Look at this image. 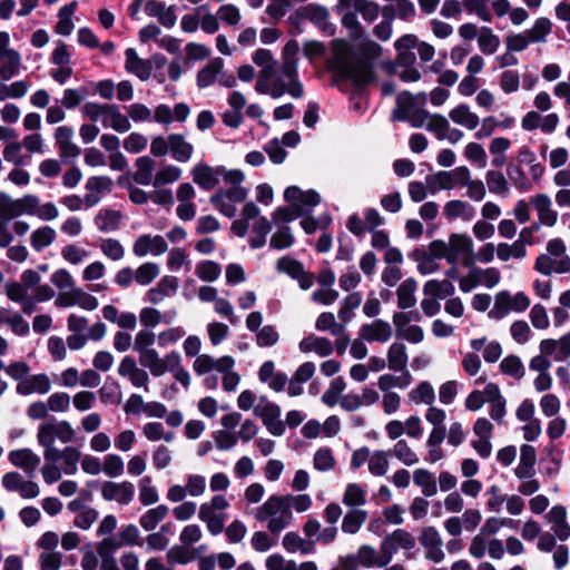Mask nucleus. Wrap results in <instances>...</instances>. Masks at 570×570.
I'll list each match as a JSON object with an SVG mask.
<instances>
[{"mask_svg":"<svg viewBox=\"0 0 570 570\" xmlns=\"http://www.w3.org/2000/svg\"><path fill=\"white\" fill-rule=\"evenodd\" d=\"M255 518L257 521L266 523V528L272 534L278 535L291 525L293 513L283 495L272 494L257 508Z\"/></svg>","mask_w":570,"mask_h":570,"instance_id":"nucleus-1","label":"nucleus"},{"mask_svg":"<svg viewBox=\"0 0 570 570\" xmlns=\"http://www.w3.org/2000/svg\"><path fill=\"white\" fill-rule=\"evenodd\" d=\"M297 73H259L255 89L262 95L279 98L289 94L294 98L303 96V85L296 78Z\"/></svg>","mask_w":570,"mask_h":570,"instance_id":"nucleus-2","label":"nucleus"},{"mask_svg":"<svg viewBox=\"0 0 570 570\" xmlns=\"http://www.w3.org/2000/svg\"><path fill=\"white\" fill-rule=\"evenodd\" d=\"M235 361L232 356L214 358L208 354H200L194 361L193 368L197 375H205L212 371L223 373V387L227 392L235 391L239 383V375L232 372Z\"/></svg>","mask_w":570,"mask_h":570,"instance_id":"nucleus-3","label":"nucleus"},{"mask_svg":"<svg viewBox=\"0 0 570 570\" xmlns=\"http://www.w3.org/2000/svg\"><path fill=\"white\" fill-rule=\"evenodd\" d=\"M193 181L204 190L214 189L220 181L237 183L242 179L240 169H227L225 166L212 167L205 163H199L191 170Z\"/></svg>","mask_w":570,"mask_h":570,"instance_id":"nucleus-4","label":"nucleus"},{"mask_svg":"<svg viewBox=\"0 0 570 570\" xmlns=\"http://www.w3.org/2000/svg\"><path fill=\"white\" fill-rule=\"evenodd\" d=\"M272 223L276 227L269 239V247L276 250H283L292 247L295 237L289 224L297 219V214L289 206L277 207L271 215Z\"/></svg>","mask_w":570,"mask_h":570,"instance_id":"nucleus-5","label":"nucleus"},{"mask_svg":"<svg viewBox=\"0 0 570 570\" xmlns=\"http://www.w3.org/2000/svg\"><path fill=\"white\" fill-rule=\"evenodd\" d=\"M245 175L237 183H225L228 188H219L210 196V204L224 216L232 218L236 215V204L243 203L248 196V189L242 186Z\"/></svg>","mask_w":570,"mask_h":570,"instance_id":"nucleus-6","label":"nucleus"},{"mask_svg":"<svg viewBox=\"0 0 570 570\" xmlns=\"http://www.w3.org/2000/svg\"><path fill=\"white\" fill-rule=\"evenodd\" d=\"M303 20L313 23L324 36L332 37L336 32V27L330 21V11L325 6L308 3L298 8L288 17V22L296 27Z\"/></svg>","mask_w":570,"mask_h":570,"instance_id":"nucleus-7","label":"nucleus"},{"mask_svg":"<svg viewBox=\"0 0 570 570\" xmlns=\"http://www.w3.org/2000/svg\"><path fill=\"white\" fill-rule=\"evenodd\" d=\"M75 439V430L68 421L49 420L38 428L37 440L43 448V451L49 449H57L55 441L59 440L62 443L72 442Z\"/></svg>","mask_w":570,"mask_h":570,"instance_id":"nucleus-8","label":"nucleus"},{"mask_svg":"<svg viewBox=\"0 0 570 570\" xmlns=\"http://www.w3.org/2000/svg\"><path fill=\"white\" fill-rule=\"evenodd\" d=\"M327 71H356V53L343 39L331 42V52L326 57Z\"/></svg>","mask_w":570,"mask_h":570,"instance_id":"nucleus-9","label":"nucleus"},{"mask_svg":"<svg viewBox=\"0 0 570 570\" xmlns=\"http://www.w3.org/2000/svg\"><path fill=\"white\" fill-rule=\"evenodd\" d=\"M285 202L292 204L289 207L297 214V218L309 214L321 202V196L315 190L303 191L297 186H289L284 191Z\"/></svg>","mask_w":570,"mask_h":570,"instance_id":"nucleus-10","label":"nucleus"},{"mask_svg":"<svg viewBox=\"0 0 570 570\" xmlns=\"http://www.w3.org/2000/svg\"><path fill=\"white\" fill-rule=\"evenodd\" d=\"M466 169L468 167L465 166H459L452 170H442L428 175L425 181L429 193L435 195L440 190H450L455 187H461Z\"/></svg>","mask_w":570,"mask_h":570,"instance_id":"nucleus-11","label":"nucleus"},{"mask_svg":"<svg viewBox=\"0 0 570 570\" xmlns=\"http://www.w3.org/2000/svg\"><path fill=\"white\" fill-rule=\"evenodd\" d=\"M419 47V38L416 35L406 33L401 36L394 41V49L396 51L395 65L404 68L405 71H417L414 69L416 62L415 49Z\"/></svg>","mask_w":570,"mask_h":570,"instance_id":"nucleus-12","label":"nucleus"},{"mask_svg":"<svg viewBox=\"0 0 570 570\" xmlns=\"http://www.w3.org/2000/svg\"><path fill=\"white\" fill-rule=\"evenodd\" d=\"M373 76L374 73H332L330 85L345 94L361 95L374 80Z\"/></svg>","mask_w":570,"mask_h":570,"instance_id":"nucleus-13","label":"nucleus"},{"mask_svg":"<svg viewBox=\"0 0 570 570\" xmlns=\"http://www.w3.org/2000/svg\"><path fill=\"white\" fill-rule=\"evenodd\" d=\"M449 243L450 257H448V263L454 264L460 261L463 266L471 268L475 263L471 237L463 234H453L450 236Z\"/></svg>","mask_w":570,"mask_h":570,"instance_id":"nucleus-14","label":"nucleus"},{"mask_svg":"<svg viewBox=\"0 0 570 570\" xmlns=\"http://www.w3.org/2000/svg\"><path fill=\"white\" fill-rule=\"evenodd\" d=\"M276 271L297 281L303 291L309 289L314 284V275L305 271L301 262L289 256H283L277 259Z\"/></svg>","mask_w":570,"mask_h":570,"instance_id":"nucleus-15","label":"nucleus"},{"mask_svg":"<svg viewBox=\"0 0 570 570\" xmlns=\"http://www.w3.org/2000/svg\"><path fill=\"white\" fill-rule=\"evenodd\" d=\"M100 491L105 501H115L119 505H128L135 498V485L130 481H104Z\"/></svg>","mask_w":570,"mask_h":570,"instance_id":"nucleus-16","label":"nucleus"},{"mask_svg":"<svg viewBox=\"0 0 570 570\" xmlns=\"http://www.w3.org/2000/svg\"><path fill=\"white\" fill-rule=\"evenodd\" d=\"M43 458L47 462L52 463L61 460L62 472L68 475H73L78 471L81 453L75 446H66L63 450L49 449L48 451H43Z\"/></svg>","mask_w":570,"mask_h":570,"instance_id":"nucleus-17","label":"nucleus"},{"mask_svg":"<svg viewBox=\"0 0 570 570\" xmlns=\"http://www.w3.org/2000/svg\"><path fill=\"white\" fill-rule=\"evenodd\" d=\"M168 249L167 242L161 235H140L132 245V253L137 257H144L148 254L159 256Z\"/></svg>","mask_w":570,"mask_h":570,"instance_id":"nucleus-18","label":"nucleus"},{"mask_svg":"<svg viewBox=\"0 0 570 570\" xmlns=\"http://www.w3.org/2000/svg\"><path fill=\"white\" fill-rule=\"evenodd\" d=\"M419 541L425 549V558L428 560L439 563L444 559V552L442 550L443 541L435 528H424L420 534Z\"/></svg>","mask_w":570,"mask_h":570,"instance_id":"nucleus-19","label":"nucleus"},{"mask_svg":"<svg viewBox=\"0 0 570 570\" xmlns=\"http://www.w3.org/2000/svg\"><path fill=\"white\" fill-rule=\"evenodd\" d=\"M415 547L414 537L404 529H396L391 534L386 535L381 543V551L386 556L393 554L400 549L411 550Z\"/></svg>","mask_w":570,"mask_h":570,"instance_id":"nucleus-20","label":"nucleus"},{"mask_svg":"<svg viewBox=\"0 0 570 570\" xmlns=\"http://www.w3.org/2000/svg\"><path fill=\"white\" fill-rule=\"evenodd\" d=\"M392 326L383 320H375L371 323L363 324L358 330V335L367 343H386L392 337Z\"/></svg>","mask_w":570,"mask_h":570,"instance_id":"nucleus-21","label":"nucleus"},{"mask_svg":"<svg viewBox=\"0 0 570 570\" xmlns=\"http://www.w3.org/2000/svg\"><path fill=\"white\" fill-rule=\"evenodd\" d=\"M166 59L161 56H155L154 59H141L134 48L125 51L126 71H151L153 68L161 69Z\"/></svg>","mask_w":570,"mask_h":570,"instance_id":"nucleus-22","label":"nucleus"},{"mask_svg":"<svg viewBox=\"0 0 570 570\" xmlns=\"http://www.w3.org/2000/svg\"><path fill=\"white\" fill-rule=\"evenodd\" d=\"M534 269L546 276L552 273H568L570 272V257L569 255H563L560 258H553V256L541 254L535 259Z\"/></svg>","mask_w":570,"mask_h":570,"instance_id":"nucleus-23","label":"nucleus"},{"mask_svg":"<svg viewBox=\"0 0 570 570\" xmlns=\"http://www.w3.org/2000/svg\"><path fill=\"white\" fill-rule=\"evenodd\" d=\"M350 559L364 568H383L390 563L391 556H386V553L382 551L381 554H377L373 547L364 544L360 547L356 554L351 556Z\"/></svg>","mask_w":570,"mask_h":570,"instance_id":"nucleus-24","label":"nucleus"},{"mask_svg":"<svg viewBox=\"0 0 570 570\" xmlns=\"http://www.w3.org/2000/svg\"><path fill=\"white\" fill-rule=\"evenodd\" d=\"M550 524L551 532L560 541H566L570 537V525L567 522V511L563 505H554L546 515Z\"/></svg>","mask_w":570,"mask_h":570,"instance_id":"nucleus-25","label":"nucleus"},{"mask_svg":"<svg viewBox=\"0 0 570 570\" xmlns=\"http://www.w3.org/2000/svg\"><path fill=\"white\" fill-rule=\"evenodd\" d=\"M445 438L448 439L445 426H433L426 440V448L429 453L428 458L425 459L426 462L435 463L445 456L442 449V443Z\"/></svg>","mask_w":570,"mask_h":570,"instance_id":"nucleus-26","label":"nucleus"},{"mask_svg":"<svg viewBox=\"0 0 570 570\" xmlns=\"http://www.w3.org/2000/svg\"><path fill=\"white\" fill-rule=\"evenodd\" d=\"M475 208L470 203L461 199L449 200L443 207V216L448 220H455L460 218L464 222H470L475 217Z\"/></svg>","mask_w":570,"mask_h":570,"instance_id":"nucleus-27","label":"nucleus"},{"mask_svg":"<svg viewBox=\"0 0 570 570\" xmlns=\"http://www.w3.org/2000/svg\"><path fill=\"white\" fill-rule=\"evenodd\" d=\"M537 462V451L534 446L523 444L520 448V461L514 470V474L518 479H529L534 474V465Z\"/></svg>","mask_w":570,"mask_h":570,"instance_id":"nucleus-28","label":"nucleus"},{"mask_svg":"<svg viewBox=\"0 0 570 570\" xmlns=\"http://www.w3.org/2000/svg\"><path fill=\"white\" fill-rule=\"evenodd\" d=\"M531 203L538 213V218L544 226L552 227L558 220V213L551 208V199L546 194L531 197Z\"/></svg>","mask_w":570,"mask_h":570,"instance_id":"nucleus-29","label":"nucleus"},{"mask_svg":"<svg viewBox=\"0 0 570 570\" xmlns=\"http://www.w3.org/2000/svg\"><path fill=\"white\" fill-rule=\"evenodd\" d=\"M101 312L106 321L117 324L122 330L134 331L137 326V316L132 312L120 313L114 305L104 306Z\"/></svg>","mask_w":570,"mask_h":570,"instance_id":"nucleus-30","label":"nucleus"},{"mask_svg":"<svg viewBox=\"0 0 570 570\" xmlns=\"http://www.w3.org/2000/svg\"><path fill=\"white\" fill-rule=\"evenodd\" d=\"M298 348L302 353H316L320 357H326L331 355L334 351L332 342L322 336L308 335L304 337L299 344Z\"/></svg>","mask_w":570,"mask_h":570,"instance_id":"nucleus-31","label":"nucleus"},{"mask_svg":"<svg viewBox=\"0 0 570 570\" xmlns=\"http://www.w3.org/2000/svg\"><path fill=\"white\" fill-rule=\"evenodd\" d=\"M102 126L105 128H111L117 132H127L131 127L128 117L121 114L119 106L115 104L107 105Z\"/></svg>","mask_w":570,"mask_h":570,"instance_id":"nucleus-32","label":"nucleus"},{"mask_svg":"<svg viewBox=\"0 0 570 570\" xmlns=\"http://www.w3.org/2000/svg\"><path fill=\"white\" fill-rule=\"evenodd\" d=\"M9 461L31 475L40 463V456L30 449H19L9 453Z\"/></svg>","mask_w":570,"mask_h":570,"instance_id":"nucleus-33","label":"nucleus"},{"mask_svg":"<svg viewBox=\"0 0 570 570\" xmlns=\"http://www.w3.org/2000/svg\"><path fill=\"white\" fill-rule=\"evenodd\" d=\"M122 214L111 208H101L95 217V225L101 233H110L119 229Z\"/></svg>","mask_w":570,"mask_h":570,"instance_id":"nucleus-34","label":"nucleus"},{"mask_svg":"<svg viewBox=\"0 0 570 570\" xmlns=\"http://www.w3.org/2000/svg\"><path fill=\"white\" fill-rule=\"evenodd\" d=\"M360 67L372 68L383 56V48L373 40H366L357 47Z\"/></svg>","mask_w":570,"mask_h":570,"instance_id":"nucleus-35","label":"nucleus"},{"mask_svg":"<svg viewBox=\"0 0 570 570\" xmlns=\"http://www.w3.org/2000/svg\"><path fill=\"white\" fill-rule=\"evenodd\" d=\"M136 171L134 173V180L138 185L148 186L154 185L155 179V161L149 156L138 157L135 161Z\"/></svg>","mask_w":570,"mask_h":570,"instance_id":"nucleus-36","label":"nucleus"},{"mask_svg":"<svg viewBox=\"0 0 570 570\" xmlns=\"http://www.w3.org/2000/svg\"><path fill=\"white\" fill-rule=\"evenodd\" d=\"M169 153L178 163H187L194 154V147L180 134H170Z\"/></svg>","mask_w":570,"mask_h":570,"instance_id":"nucleus-37","label":"nucleus"},{"mask_svg":"<svg viewBox=\"0 0 570 570\" xmlns=\"http://www.w3.org/2000/svg\"><path fill=\"white\" fill-rule=\"evenodd\" d=\"M10 37L6 31H0V62L8 67V71H16L21 65L18 51L9 48Z\"/></svg>","mask_w":570,"mask_h":570,"instance_id":"nucleus-38","label":"nucleus"},{"mask_svg":"<svg viewBox=\"0 0 570 570\" xmlns=\"http://www.w3.org/2000/svg\"><path fill=\"white\" fill-rule=\"evenodd\" d=\"M272 222L265 216L258 217L252 226V235L248 238L250 248L258 249L266 244V237L272 230Z\"/></svg>","mask_w":570,"mask_h":570,"instance_id":"nucleus-39","label":"nucleus"},{"mask_svg":"<svg viewBox=\"0 0 570 570\" xmlns=\"http://www.w3.org/2000/svg\"><path fill=\"white\" fill-rule=\"evenodd\" d=\"M417 288V283L414 278L410 277L403 281L397 287V305L402 309L411 308L415 305V292Z\"/></svg>","mask_w":570,"mask_h":570,"instance_id":"nucleus-40","label":"nucleus"},{"mask_svg":"<svg viewBox=\"0 0 570 570\" xmlns=\"http://www.w3.org/2000/svg\"><path fill=\"white\" fill-rule=\"evenodd\" d=\"M175 316V311L163 315L158 309L154 307H144L139 313V321L141 325L145 326V328L150 330L163 322L169 324Z\"/></svg>","mask_w":570,"mask_h":570,"instance_id":"nucleus-41","label":"nucleus"},{"mask_svg":"<svg viewBox=\"0 0 570 570\" xmlns=\"http://www.w3.org/2000/svg\"><path fill=\"white\" fill-rule=\"evenodd\" d=\"M449 117L453 122L463 126L469 130L475 129L480 122L478 115L472 112L469 106L463 104L452 109Z\"/></svg>","mask_w":570,"mask_h":570,"instance_id":"nucleus-42","label":"nucleus"},{"mask_svg":"<svg viewBox=\"0 0 570 570\" xmlns=\"http://www.w3.org/2000/svg\"><path fill=\"white\" fill-rule=\"evenodd\" d=\"M409 356L406 346L403 343H393L387 351V366L394 372L404 371L406 368Z\"/></svg>","mask_w":570,"mask_h":570,"instance_id":"nucleus-43","label":"nucleus"},{"mask_svg":"<svg viewBox=\"0 0 570 570\" xmlns=\"http://www.w3.org/2000/svg\"><path fill=\"white\" fill-rule=\"evenodd\" d=\"M77 1H72L60 8L58 12V22L55 27V31L61 36H69L73 30L72 16L77 8Z\"/></svg>","mask_w":570,"mask_h":570,"instance_id":"nucleus-44","label":"nucleus"},{"mask_svg":"<svg viewBox=\"0 0 570 570\" xmlns=\"http://www.w3.org/2000/svg\"><path fill=\"white\" fill-rule=\"evenodd\" d=\"M168 507L159 504L147 510L139 519V524L145 531H153L167 517Z\"/></svg>","mask_w":570,"mask_h":570,"instance_id":"nucleus-45","label":"nucleus"},{"mask_svg":"<svg viewBox=\"0 0 570 570\" xmlns=\"http://www.w3.org/2000/svg\"><path fill=\"white\" fill-rule=\"evenodd\" d=\"M390 451L375 450L372 452L368 461V472L373 476L385 475L390 468Z\"/></svg>","mask_w":570,"mask_h":570,"instance_id":"nucleus-46","label":"nucleus"},{"mask_svg":"<svg viewBox=\"0 0 570 570\" xmlns=\"http://www.w3.org/2000/svg\"><path fill=\"white\" fill-rule=\"evenodd\" d=\"M413 482L417 485L424 497H433L438 493V485L432 472L426 469H416L413 472Z\"/></svg>","mask_w":570,"mask_h":570,"instance_id":"nucleus-47","label":"nucleus"},{"mask_svg":"<svg viewBox=\"0 0 570 570\" xmlns=\"http://www.w3.org/2000/svg\"><path fill=\"white\" fill-rule=\"evenodd\" d=\"M57 237L56 230L50 226H42L35 229L30 236V243L36 252H41L50 246Z\"/></svg>","mask_w":570,"mask_h":570,"instance_id":"nucleus-48","label":"nucleus"},{"mask_svg":"<svg viewBox=\"0 0 570 570\" xmlns=\"http://www.w3.org/2000/svg\"><path fill=\"white\" fill-rule=\"evenodd\" d=\"M138 355L140 365L145 368H148L153 376L158 377L165 374L161 358L155 348L145 350L139 352Z\"/></svg>","mask_w":570,"mask_h":570,"instance_id":"nucleus-49","label":"nucleus"},{"mask_svg":"<svg viewBox=\"0 0 570 570\" xmlns=\"http://www.w3.org/2000/svg\"><path fill=\"white\" fill-rule=\"evenodd\" d=\"M552 23L550 19L546 17L538 18L532 28L524 30L525 35H528L531 43H541L546 42L547 37L551 33Z\"/></svg>","mask_w":570,"mask_h":570,"instance_id":"nucleus-50","label":"nucleus"},{"mask_svg":"<svg viewBox=\"0 0 570 570\" xmlns=\"http://www.w3.org/2000/svg\"><path fill=\"white\" fill-rule=\"evenodd\" d=\"M367 519V512L360 509H351L342 521V531L348 534L356 533Z\"/></svg>","mask_w":570,"mask_h":570,"instance_id":"nucleus-51","label":"nucleus"},{"mask_svg":"<svg viewBox=\"0 0 570 570\" xmlns=\"http://www.w3.org/2000/svg\"><path fill=\"white\" fill-rule=\"evenodd\" d=\"M409 399L415 404L424 403L430 406L435 401V392L430 382L423 381L409 393Z\"/></svg>","mask_w":570,"mask_h":570,"instance_id":"nucleus-52","label":"nucleus"},{"mask_svg":"<svg viewBox=\"0 0 570 570\" xmlns=\"http://www.w3.org/2000/svg\"><path fill=\"white\" fill-rule=\"evenodd\" d=\"M166 559L171 564H187L196 559V554L194 550L180 543L167 551Z\"/></svg>","mask_w":570,"mask_h":570,"instance_id":"nucleus-53","label":"nucleus"},{"mask_svg":"<svg viewBox=\"0 0 570 570\" xmlns=\"http://www.w3.org/2000/svg\"><path fill=\"white\" fill-rule=\"evenodd\" d=\"M485 181L491 194L507 196L509 194V184L503 173L499 170H488Z\"/></svg>","mask_w":570,"mask_h":570,"instance_id":"nucleus-54","label":"nucleus"},{"mask_svg":"<svg viewBox=\"0 0 570 570\" xmlns=\"http://www.w3.org/2000/svg\"><path fill=\"white\" fill-rule=\"evenodd\" d=\"M461 187L466 188V197L473 202H481L485 197L487 190L483 181L481 179H472L469 168L465 171Z\"/></svg>","mask_w":570,"mask_h":570,"instance_id":"nucleus-55","label":"nucleus"},{"mask_svg":"<svg viewBox=\"0 0 570 570\" xmlns=\"http://www.w3.org/2000/svg\"><path fill=\"white\" fill-rule=\"evenodd\" d=\"M507 175L514 188L520 193H527L532 188L531 179L525 175L520 166L510 164L507 167Z\"/></svg>","mask_w":570,"mask_h":570,"instance_id":"nucleus-56","label":"nucleus"},{"mask_svg":"<svg viewBox=\"0 0 570 570\" xmlns=\"http://www.w3.org/2000/svg\"><path fill=\"white\" fill-rule=\"evenodd\" d=\"M455 292L454 285L445 279V281H436L431 279L428 281L424 285V294L432 295L436 298H445L451 297Z\"/></svg>","mask_w":570,"mask_h":570,"instance_id":"nucleus-57","label":"nucleus"},{"mask_svg":"<svg viewBox=\"0 0 570 570\" xmlns=\"http://www.w3.org/2000/svg\"><path fill=\"white\" fill-rule=\"evenodd\" d=\"M391 455H394L404 465L411 466L419 462L417 454L411 449L405 440H399L392 450Z\"/></svg>","mask_w":570,"mask_h":570,"instance_id":"nucleus-58","label":"nucleus"},{"mask_svg":"<svg viewBox=\"0 0 570 570\" xmlns=\"http://www.w3.org/2000/svg\"><path fill=\"white\" fill-rule=\"evenodd\" d=\"M478 45L484 55L494 53L500 45V39L489 27H482L478 35Z\"/></svg>","mask_w":570,"mask_h":570,"instance_id":"nucleus-59","label":"nucleus"},{"mask_svg":"<svg viewBox=\"0 0 570 570\" xmlns=\"http://www.w3.org/2000/svg\"><path fill=\"white\" fill-rule=\"evenodd\" d=\"M342 501L347 507L364 505L366 503V491L358 483H348Z\"/></svg>","mask_w":570,"mask_h":570,"instance_id":"nucleus-60","label":"nucleus"},{"mask_svg":"<svg viewBox=\"0 0 570 570\" xmlns=\"http://www.w3.org/2000/svg\"><path fill=\"white\" fill-rule=\"evenodd\" d=\"M254 413L263 422L268 419L281 417V407L266 396H259L257 404L254 406Z\"/></svg>","mask_w":570,"mask_h":570,"instance_id":"nucleus-61","label":"nucleus"},{"mask_svg":"<svg viewBox=\"0 0 570 570\" xmlns=\"http://www.w3.org/2000/svg\"><path fill=\"white\" fill-rule=\"evenodd\" d=\"M99 397L104 404L118 405L121 402L120 385L114 380H106L99 390Z\"/></svg>","mask_w":570,"mask_h":570,"instance_id":"nucleus-62","label":"nucleus"},{"mask_svg":"<svg viewBox=\"0 0 570 570\" xmlns=\"http://www.w3.org/2000/svg\"><path fill=\"white\" fill-rule=\"evenodd\" d=\"M362 303V295L358 292H353L348 294L342 302L341 308L338 311V317L342 322L347 323L350 322L354 313L353 311L356 309Z\"/></svg>","mask_w":570,"mask_h":570,"instance_id":"nucleus-63","label":"nucleus"},{"mask_svg":"<svg viewBox=\"0 0 570 570\" xmlns=\"http://www.w3.org/2000/svg\"><path fill=\"white\" fill-rule=\"evenodd\" d=\"M158 275L159 266L153 262L144 263L134 271L135 281L142 286L149 285Z\"/></svg>","mask_w":570,"mask_h":570,"instance_id":"nucleus-64","label":"nucleus"}]
</instances>
